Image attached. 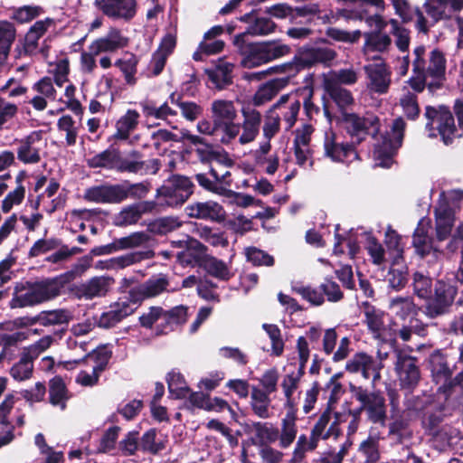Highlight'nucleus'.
Here are the masks:
<instances>
[{
  "label": "nucleus",
  "mask_w": 463,
  "mask_h": 463,
  "mask_svg": "<svg viewBox=\"0 0 463 463\" xmlns=\"http://www.w3.org/2000/svg\"><path fill=\"white\" fill-rule=\"evenodd\" d=\"M111 357V353L106 347H99L86 354L81 359L65 361L64 368L71 369L74 365L84 363L87 369L80 370L75 378V382L84 387H92L99 382L100 373L107 367Z\"/></svg>",
  "instance_id": "2"
},
{
  "label": "nucleus",
  "mask_w": 463,
  "mask_h": 463,
  "mask_svg": "<svg viewBox=\"0 0 463 463\" xmlns=\"http://www.w3.org/2000/svg\"><path fill=\"white\" fill-rule=\"evenodd\" d=\"M168 286L169 281L167 277L164 274H158L156 276H153L144 283L132 288L129 290L128 297L137 307L140 301L146 298L157 297L166 291Z\"/></svg>",
  "instance_id": "17"
},
{
  "label": "nucleus",
  "mask_w": 463,
  "mask_h": 463,
  "mask_svg": "<svg viewBox=\"0 0 463 463\" xmlns=\"http://www.w3.org/2000/svg\"><path fill=\"white\" fill-rule=\"evenodd\" d=\"M383 367L381 361L363 352L355 354L345 364L347 372L360 373L364 379L372 380L373 386H375L376 382L381 379Z\"/></svg>",
  "instance_id": "13"
},
{
  "label": "nucleus",
  "mask_w": 463,
  "mask_h": 463,
  "mask_svg": "<svg viewBox=\"0 0 463 463\" xmlns=\"http://www.w3.org/2000/svg\"><path fill=\"white\" fill-rule=\"evenodd\" d=\"M358 80L357 72L351 68L341 69L338 71H331L327 74L324 75V85L330 84H345L353 85Z\"/></svg>",
  "instance_id": "58"
},
{
  "label": "nucleus",
  "mask_w": 463,
  "mask_h": 463,
  "mask_svg": "<svg viewBox=\"0 0 463 463\" xmlns=\"http://www.w3.org/2000/svg\"><path fill=\"white\" fill-rule=\"evenodd\" d=\"M300 101L295 99H290L288 95H283L280 99L270 108L275 110L279 117L280 121L283 120L285 129L288 131L295 125L300 110Z\"/></svg>",
  "instance_id": "29"
},
{
  "label": "nucleus",
  "mask_w": 463,
  "mask_h": 463,
  "mask_svg": "<svg viewBox=\"0 0 463 463\" xmlns=\"http://www.w3.org/2000/svg\"><path fill=\"white\" fill-rule=\"evenodd\" d=\"M425 52L424 46H418L412 52L413 76L409 80L410 86L417 92L424 90L425 85L429 86L430 78L425 71Z\"/></svg>",
  "instance_id": "30"
},
{
  "label": "nucleus",
  "mask_w": 463,
  "mask_h": 463,
  "mask_svg": "<svg viewBox=\"0 0 463 463\" xmlns=\"http://www.w3.org/2000/svg\"><path fill=\"white\" fill-rule=\"evenodd\" d=\"M233 67V63L225 59H219L213 68L206 70V74L213 85L222 90L232 83Z\"/></svg>",
  "instance_id": "36"
},
{
  "label": "nucleus",
  "mask_w": 463,
  "mask_h": 463,
  "mask_svg": "<svg viewBox=\"0 0 463 463\" xmlns=\"http://www.w3.org/2000/svg\"><path fill=\"white\" fill-rule=\"evenodd\" d=\"M406 123L402 118H395L390 131L383 136L382 141L374 145L373 158L375 165L389 168L393 163L392 157L402 144Z\"/></svg>",
  "instance_id": "4"
},
{
  "label": "nucleus",
  "mask_w": 463,
  "mask_h": 463,
  "mask_svg": "<svg viewBox=\"0 0 463 463\" xmlns=\"http://www.w3.org/2000/svg\"><path fill=\"white\" fill-rule=\"evenodd\" d=\"M242 121L235 122L237 129L233 134L226 133L221 137V142L228 145L237 142L241 146H246L254 142L260 134L262 123V115L256 109L243 107L241 110Z\"/></svg>",
  "instance_id": "5"
},
{
  "label": "nucleus",
  "mask_w": 463,
  "mask_h": 463,
  "mask_svg": "<svg viewBox=\"0 0 463 463\" xmlns=\"http://www.w3.org/2000/svg\"><path fill=\"white\" fill-rule=\"evenodd\" d=\"M402 238L391 226L387 227L384 235V242L389 251L393 253V264H399L403 259L404 243Z\"/></svg>",
  "instance_id": "55"
},
{
  "label": "nucleus",
  "mask_w": 463,
  "mask_h": 463,
  "mask_svg": "<svg viewBox=\"0 0 463 463\" xmlns=\"http://www.w3.org/2000/svg\"><path fill=\"white\" fill-rule=\"evenodd\" d=\"M137 63V57L130 52L124 53L122 57L118 59L115 62V66L123 73L125 80L128 85H134L137 81L136 73Z\"/></svg>",
  "instance_id": "50"
},
{
  "label": "nucleus",
  "mask_w": 463,
  "mask_h": 463,
  "mask_svg": "<svg viewBox=\"0 0 463 463\" xmlns=\"http://www.w3.org/2000/svg\"><path fill=\"white\" fill-rule=\"evenodd\" d=\"M364 317V322L373 336L376 339L383 338L386 331L383 312L368 306L365 308Z\"/></svg>",
  "instance_id": "44"
},
{
  "label": "nucleus",
  "mask_w": 463,
  "mask_h": 463,
  "mask_svg": "<svg viewBox=\"0 0 463 463\" xmlns=\"http://www.w3.org/2000/svg\"><path fill=\"white\" fill-rule=\"evenodd\" d=\"M212 118L216 127L220 128L222 136L233 134L237 127L235 120L238 111L232 100L218 99L211 104Z\"/></svg>",
  "instance_id": "10"
},
{
  "label": "nucleus",
  "mask_w": 463,
  "mask_h": 463,
  "mask_svg": "<svg viewBox=\"0 0 463 463\" xmlns=\"http://www.w3.org/2000/svg\"><path fill=\"white\" fill-rule=\"evenodd\" d=\"M135 310V304L131 302L128 297L120 298L99 317H94L95 324L101 328L113 327Z\"/></svg>",
  "instance_id": "16"
},
{
  "label": "nucleus",
  "mask_w": 463,
  "mask_h": 463,
  "mask_svg": "<svg viewBox=\"0 0 463 463\" xmlns=\"http://www.w3.org/2000/svg\"><path fill=\"white\" fill-rule=\"evenodd\" d=\"M430 227V221L426 218H421L414 231L412 237V245L415 252L421 258L433 252L435 256L441 252L436 245L438 242L435 238L431 239L429 236V230Z\"/></svg>",
  "instance_id": "21"
},
{
  "label": "nucleus",
  "mask_w": 463,
  "mask_h": 463,
  "mask_svg": "<svg viewBox=\"0 0 463 463\" xmlns=\"http://www.w3.org/2000/svg\"><path fill=\"white\" fill-rule=\"evenodd\" d=\"M155 144L159 146L162 142H183L188 141L193 145L203 144V138L199 136L191 134L186 129H182L179 134L172 133L166 129H158L152 134Z\"/></svg>",
  "instance_id": "43"
},
{
  "label": "nucleus",
  "mask_w": 463,
  "mask_h": 463,
  "mask_svg": "<svg viewBox=\"0 0 463 463\" xmlns=\"http://www.w3.org/2000/svg\"><path fill=\"white\" fill-rule=\"evenodd\" d=\"M389 308L397 317L405 320L417 314L418 307L411 297H396L390 300Z\"/></svg>",
  "instance_id": "46"
},
{
  "label": "nucleus",
  "mask_w": 463,
  "mask_h": 463,
  "mask_svg": "<svg viewBox=\"0 0 463 463\" xmlns=\"http://www.w3.org/2000/svg\"><path fill=\"white\" fill-rule=\"evenodd\" d=\"M187 318V307L181 305L176 306L170 310L165 311L164 314L165 329L159 330L156 334H165L167 331H172L175 326L183 324Z\"/></svg>",
  "instance_id": "56"
},
{
  "label": "nucleus",
  "mask_w": 463,
  "mask_h": 463,
  "mask_svg": "<svg viewBox=\"0 0 463 463\" xmlns=\"http://www.w3.org/2000/svg\"><path fill=\"white\" fill-rule=\"evenodd\" d=\"M276 29V24L268 17H256L247 26L244 36L250 34L252 36H265L272 33Z\"/></svg>",
  "instance_id": "59"
},
{
  "label": "nucleus",
  "mask_w": 463,
  "mask_h": 463,
  "mask_svg": "<svg viewBox=\"0 0 463 463\" xmlns=\"http://www.w3.org/2000/svg\"><path fill=\"white\" fill-rule=\"evenodd\" d=\"M317 443L318 442L311 436L308 438L305 434L300 435L295 445L289 462L300 463L304 459L306 453L314 450L317 447Z\"/></svg>",
  "instance_id": "62"
},
{
  "label": "nucleus",
  "mask_w": 463,
  "mask_h": 463,
  "mask_svg": "<svg viewBox=\"0 0 463 463\" xmlns=\"http://www.w3.org/2000/svg\"><path fill=\"white\" fill-rule=\"evenodd\" d=\"M445 70L446 60L443 53L439 50L430 52L429 60L427 61L425 59V71L426 74L431 78L429 83L430 91L440 87V81L444 78Z\"/></svg>",
  "instance_id": "33"
},
{
  "label": "nucleus",
  "mask_w": 463,
  "mask_h": 463,
  "mask_svg": "<svg viewBox=\"0 0 463 463\" xmlns=\"http://www.w3.org/2000/svg\"><path fill=\"white\" fill-rule=\"evenodd\" d=\"M182 226V222L178 217L165 216L154 220L149 222L147 229L150 232L164 235L174 232Z\"/></svg>",
  "instance_id": "57"
},
{
  "label": "nucleus",
  "mask_w": 463,
  "mask_h": 463,
  "mask_svg": "<svg viewBox=\"0 0 463 463\" xmlns=\"http://www.w3.org/2000/svg\"><path fill=\"white\" fill-rule=\"evenodd\" d=\"M313 91L309 90L308 95L305 98L303 102L304 110L306 116L310 120H318L323 118L326 124L330 127L332 123V117L329 113L328 109L326 105L323 108H320L317 104H316L312 99Z\"/></svg>",
  "instance_id": "51"
},
{
  "label": "nucleus",
  "mask_w": 463,
  "mask_h": 463,
  "mask_svg": "<svg viewBox=\"0 0 463 463\" xmlns=\"http://www.w3.org/2000/svg\"><path fill=\"white\" fill-rule=\"evenodd\" d=\"M71 318V312L64 308L44 310L36 315V320L43 326L68 324Z\"/></svg>",
  "instance_id": "48"
},
{
  "label": "nucleus",
  "mask_w": 463,
  "mask_h": 463,
  "mask_svg": "<svg viewBox=\"0 0 463 463\" xmlns=\"http://www.w3.org/2000/svg\"><path fill=\"white\" fill-rule=\"evenodd\" d=\"M61 288L58 279L18 283L14 288L9 306L11 308H24L50 301L61 294Z\"/></svg>",
  "instance_id": "1"
},
{
  "label": "nucleus",
  "mask_w": 463,
  "mask_h": 463,
  "mask_svg": "<svg viewBox=\"0 0 463 463\" xmlns=\"http://www.w3.org/2000/svg\"><path fill=\"white\" fill-rule=\"evenodd\" d=\"M156 203L154 202H141L130 206L125 207L115 218V224L118 226H128L135 224L141 216L153 211Z\"/></svg>",
  "instance_id": "37"
},
{
  "label": "nucleus",
  "mask_w": 463,
  "mask_h": 463,
  "mask_svg": "<svg viewBox=\"0 0 463 463\" xmlns=\"http://www.w3.org/2000/svg\"><path fill=\"white\" fill-rule=\"evenodd\" d=\"M331 420V409L327 408L316 422L310 436L317 442L319 439H337L341 434V429H336Z\"/></svg>",
  "instance_id": "39"
},
{
  "label": "nucleus",
  "mask_w": 463,
  "mask_h": 463,
  "mask_svg": "<svg viewBox=\"0 0 463 463\" xmlns=\"http://www.w3.org/2000/svg\"><path fill=\"white\" fill-rule=\"evenodd\" d=\"M49 396L52 405L58 407L61 411L66 408L69 396L65 383L61 378L54 377L50 381Z\"/></svg>",
  "instance_id": "52"
},
{
  "label": "nucleus",
  "mask_w": 463,
  "mask_h": 463,
  "mask_svg": "<svg viewBox=\"0 0 463 463\" xmlns=\"http://www.w3.org/2000/svg\"><path fill=\"white\" fill-rule=\"evenodd\" d=\"M234 44L242 55L241 65L251 69L268 63L265 51L261 43H246L243 34L236 35Z\"/></svg>",
  "instance_id": "19"
},
{
  "label": "nucleus",
  "mask_w": 463,
  "mask_h": 463,
  "mask_svg": "<svg viewBox=\"0 0 463 463\" xmlns=\"http://www.w3.org/2000/svg\"><path fill=\"white\" fill-rule=\"evenodd\" d=\"M168 390L170 394L175 399H184L189 395V387L183 374L175 370H172L166 376Z\"/></svg>",
  "instance_id": "53"
},
{
  "label": "nucleus",
  "mask_w": 463,
  "mask_h": 463,
  "mask_svg": "<svg viewBox=\"0 0 463 463\" xmlns=\"http://www.w3.org/2000/svg\"><path fill=\"white\" fill-rule=\"evenodd\" d=\"M128 43V38L125 37L121 31L117 28H111L108 33L102 37L94 40L89 46V50L94 52H115L126 47Z\"/></svg>",
  "instance_id": "26"
},
{
  "label": "nucleus",
  "mask_w": 463,
  "mask_h": 463,
  "mask_svg": "<svg viewBox=\"0 0 463 463\" xmlns=\"http://www.w3.org/2000/svg\"><path fill=\"white\" fill-rule=\"evenodd\" d=\"M14 404V397L12 394L7 395L0 404V423L5 425L4 430L0 431V448L12 441L14 439L13 427L7 419V414Z\"/></svg>",
  "instance_id": "45"
},
{
  "label": "nucleus",
  "mask_w": 463,
  "mask_h": 463,
  "mask_svg": "<svg viewBox=\"0 0 463 463\" xmlns=\"http://www.w3.org/2000/svg\"><path fill=\"white\" fill-rule=\"evenodd\" d=\"M336 56L335 52L329 47H311L304 49L298 57L302 67H311L317 63L330 65Z\"/></svg>",
  "instance_id": "34"
},
{
  "label": "nucleus",
  "mask_w": 463,
  "mask_h": 463,
  "mask_svg": "<svg viewBox=\"0 0 463 463\" xmlns=\"http://www.w3.org/2000/svg\"><path fill=\"white\" fill-rule=\"evenodd\" d=\"M184 211L190 218L195 219L220 222L225 217V212L222 206L213 201L190 203L185 207Z\"/></svg>",
  "instance_id": "25"
},
{
  "label": "nucleus",
  "mask_w": 463,
  "mask_h": 463,
  "mask_svg": "<svg viewBox=\"0 0 463 463\" xmlns=\"http://www.w3.org/2000/svg\"><path fill=\"white\" fill-rule=\"evenodd\" d=\"M95 6L112 19L130 20L137 13L136 0H94Z\"/></svg>",
  "instance_id": "20"
},
{
  "label": "nucleus",
  "mask_w": 463,
  "mask_h": 463,
  "mask_svg": "<svg viewBox=\"0 0 463 463\" xmlns=\"http://www.w3.org/2000/svg\"><path fill=\"white\" fill-rule=\"evenodd\" d=\"M429 368L432 380L445 385L451 379L457 365L450 366L447 356L440 350H435L429 356Z\"/></svg>",
  "instance_id": "27"
},
{
  "label": "nucleus",
  "mask_w": 463,
  "mask_h": 463,
  "mask_svg": "<svg viewBox=\"0 0 463 463\" xmlns=\"http://www.w3.org/2000/svg\"><path fill=\"white\" fill-rule=\"evenodd\" d=\"M32 89L37 92V95L33 97L29 103L35 110H44L47 108L48 100L53 101L56 99L57 91L52 80L49 77L39 80L33 85Z\"/></svg>",
  "instance_id": "31"
},
{
  "label": "nucleus",
  "mask_w": 463,
  "mask_h": 463,
  "mask_svg": "<svg viewBox=\"0 0 463 463\" xmlns=\"http://www.w3.org/2000/svg\"><path fill=\"white\" fill-rule=\"evenodd\" d=\"M412 288L418 298L427 299L431 295L432 279L423 272L417 271L412 277Z\"/></svg>",
  "instance_id": "64"
},
{
  "label": "nucleus",
  "mask_w": 463,
  "mask_h": 463,
  "mask_svg": "<svg viewBox=\"0 0 463 463\" xmlns=\"http://www.w3.org/2000/svg\"><path fill=\"white\" fill-rule=\"evenodd\" d=\"M53 24V20L46 18L34 23L25 35V49L33 51L37 45L39 38L45 33L48 27Z\"/></svg>",
  "instance_id": "61"
},
{
  "label": "nucleus",
  "mask_w": 463,
  "mask_h": 463,
  "mask_svg": "<svg viewBox=\"0 0 463 463\" xmlns=\"http://www.w3.org/2000/svg\"><path fill=\"white\" fill-rule=\"evenodd\" d=\"M58 130L65 134L67 146H74L77 142L80 123L70 115H63L57 121Z\"/></svg>",
  "instance_id": "54"
},
{
  "label": "nucleus",
  "mask_w": 463,
  "mask_h": 463,
  "mask_svg": "<svg viewBox=\"0 0 463 463\" xmlns=\"http://www.w3.org/2000/svg\"><path fill=\"white\" fill-rule=\"evenodd\" d=\"M271 400L269 394L259 387H252L250 392V407L255 415L260 419H268L271 416Z\"/></svg>",
  "instance_id": "42"
},
{
  "label": "nucleus",
  "mask_w": 463,
  "mask_h": 463,
  "mask_svg": "<svg viewBox=\"0 0 463 463\" xmlns=\"http://www.w3.org/2000/svg\"><path fill=\"white\" fill-rule=\"evenodd\" d=\"M296 416L297 411H287L286 417L282 420L279 435V446L282 449L288 448L296 439L298 432Z\"/></svg>",
  "instance_id": "49"
},
{
  "label": "nucleus",
  "mask_w": 463,
  "mask_h": 463,
  "mask_svg": "<svg viewBox=\"0 0 463 463\" xmlns=\"http://www.w3.org/2000/svg\"><path fill=\"white\" fill-rule=\"evenodd\" d=\"M128 192L126 184H101L87 188L83 197L96 203H119L128 198Z\"/></svg>",
  "instance_id": "12"
},
{
  "label": "nucleus",
  "mask_w": 463,
  "mask_h": 463,
  "mask_svg": "<svg viewBox=\"0 0 463 463\" xmlns=\"http://www.w3.org/2000/svg\"><path fill=\"white\" fill-rule=\"evenodd\" d=\"M424 116L429 137H440L445 145H449L458 136L453 115L445 106H427Z\"/></svg>",
  "instance_id": "3"
},
{
  "label": "nucleus",
  "mask_w": 463,
  "mask_h": 463,
  "mask_svg": "<svg viewBox=\"0 0 463 463\" xmlns=\"http://www.w3.org/2000/svg\"><path fill=\"white\" fill-rule=\"evenodd\" d=\"M354 143L345 142L329 128L324 135V156L335 163L349 164L358 158Z\"/></svg>",
  "instance_id": "8"
},
{
  "label": "nucleus",
  "mask_w": 463,
  "mask_h": 463,
  "mask_svg": "<svg viewBox=\"0 0 463 463\" xmlns=\"http://www.w3.org/2000/svg\"><path fill=\"white\" fill-rule=\"evenodd\" d=\"M33 370V361L24 353L17 363L10 369V374L14 380L22 382L32 376Z\"/></svg>",
  "instance_id": "63"
},
{
  "label": "nucleus",
  "mask_w": 463,
  "mask_h": 463,
  "mask_svg": "<svg viewBox=\"0 0 463 463\" xmlns=\"http://www.w3.org/2000/svg\"><path fill=\"white\" fill-rule=\"evenodd\" d=\"M364 71L369 80L367 88L377 94L388 92L392 82V72L383 62L371 63L364 66Z\"/></svg>",
  "instance_id": "22"
},
{
  "label": "nucleus",
  "mask_w": 463,
  "mask_h": 463,
  "mask_svg": "<svg viewBox=\"0 0 463 463\" xmlns=\"http://www.w3.org/2000/svg\"><path fill=\"white\" fill-rule=\"evenodd\" d=\"M424 6L428 15L436 23L463 9V0H426Z\"/></svg>",
  "instance_id": "32"
},
{
  "label": "nucleus",
  "mask_w": 463,
  "mask_h": 463,
  "mask_svg": "<svg viewBox=\"0 0 463 463\" xmlns=\"http://www.w3.org/2000/svg\"><path fill=\"white\" fill-rule=\"evenodd\" d=\"M394 371L402 390L412 392L421 379L418 359L402 352L397 353Z\"/></svg>",
  "instance_id": "9"
},
{
  "label": "nucleus",
  "mask_w": 463,
  "mask_h": 463,
  "mask_svg": "<svg viewBox=\"0 0 463 463\" xmlns=\"http://www.w3.org/2000/svg\"><path fill=\"white\" fill-rule=\"evenodd\" d=\"M159 170V162L157 159L144 161L142 155L137 151H130L125 157L118 155L117 171L128 173H141L155 175Z\"/></svg>",
  "instance_id": "18"
},
{
  "label": "nucleus",
  "mask_w": 463,
  "mask_h": 463,
  "mask_svg": "<svg viewBox=\"0 0 463 463\" xmlns=\"http://www.w3.org/2000/svg\"><path fill=\"white\" fill-rule=\"evenodd\" d=\"M350 391L354 397L362 403V409L366 411L368 419L376 427L384 429L386 420L385 400L377 392H369L361 386L351 384Z\"/></svg>",
  "instance_id": "7"
},
{
  "label": "nucleus",
  "mask_w": 463,
  "mask_h": 463,
  "mask_svg": "<svg viewBox=\"0 0 463 463\" xmlns=\"http://www.w3.org/2000/svg\"><path fill=\"white\" fill-rule=\"evenodd\" d=\"M304 371L298 369L287 373L281 381L280 386L285 397L284 407L289 411H298V397L295 396L300 383Z\"/></svg>",
  "instance_id": "28"
},
{
  "label": "nucleus",
  "mask_w": 463,
  "mask_h": 463,
  "mask_svg": "<svg viewBox=\"0 0 463 463\" xmlns=\"http://www.w3.org/2000/svg\"><path fill=\"white\" fill-rule=\"evenodd\" d=\"M383 433L378 427H372L368 438L360 445V452L365 457V463H374L379 459V441Z\"/></svg>",
  "instance_id": "41"
},
{
  "label": "nucleus",
  "mask_w": 463,
  "mask_h": 463,
  "mask_svg": "<svg viewBox=\"0 0 463 463\" xmlns=\"http://www.w3.org/2000/svg\"><path fill=\"white\" fill-rule=\"evenodd\" d=\"M343 121L354 145L360 144L365 138L370 128H373V133L379 130V119L373 115L361 118L354 113H343Z\"/></svg>",
  "instance_id": "14"
},
{
  "label": "nucleus",
  "mask_w": 463,
  "mask_h": 463,
  "mask_svg": "<svg viewBox=\"0 0 463 463\" xmlns=\"http://www.w3.org/2000/svg\"><path fill=\"white\" fill-rule=\"evenodd\" d=\"M119 150L109 147L87 160L91 168H106L117 170Z\"/></svg>",
  "instance_id": "47"
},
{
  "label": "nucleus",
  "mask_w": 463,
  "mask_h": 463,
  "mask_svg": "<svg viewBox=\"0 0 463 463\" xmlns=\"http://www.w3.org/2000/svg\"><path fill=\"white\" fill-rule=\"evenodd\" d=\"M288 83L287 78L273 79L261 85L253 96V103L261 106L271 100Z\"/></svg>",
  "instance_id": "40"
},
{
  "label": "nucleus",
  "mask_w": 463,
  "mask_h": 463,
  "mask_svg": "<svg viewBox=\"0 0 463 463\" xmlns=\"http://www.w3.org/2000/svg\"><path fill=\"white\" fill-rule=\"evenodd\" d=\"M430 397L424 395L422 398L412 397L406 400V407L408 410L421 411H427L422 423L430 431L434 430L435 428L443 420L445 417L444 406H435L431 403Z\"/></svg>",
  "instance_id": "15"
},
{
  "label": "nucleus",
  "mask_w": 463,
  "mask_h": 463,
  "mask_svg": "<svg viewBox=\"0 0 463 463\" xmlns=\"http://www.w3.org/2000/svg\"><path fill=\"white\" fill-rule=\"evenodd\" d=\"M140 119V114L136 109H128L115 123L116 131L111 137L115 140H128L131 132L136 130Z\"/></svg>",
  "instance_id": "38"
},
{
  "label": "nucleus",
  "mask_w": 463,
  "mask_h": 463,
  "mask_svg": "<svg viewBox=\"0 0 463 463\" xmlns=\"http://www.w3.org/2000/svg\"><path fill=\"white\" fill-rule=\"evenodd\" d=\"M455 212L449 204L442 201L435 209V240L444 241L451 237L455 223Z\"/></svg>",
  "instance_id": "23"
},
{
  "label": "nucleus",
  "mask_w": 463,
  "mask_h": 463,
  "mask_svg": "<svg viewBox=\"0 0 463 463\" xmlns=\"http://www.w3.org/2000/svg\"><path fill=\"white\" fill-rule=\"evenodd\" d=\"M109 277H93L75 288V295L80 299L91 300L96 298L104 297L111 284Z\"/></svg>",
  "instance_id": "24"
},
{
  "label": "nucleus",
  "mask_w": 463,
  "mask_h": 463,
  "mask_svg": "<svg viewBox=\"0 0 463 463\" xmlns=\"http://www.w3.org/2000/svg\"><path fill=\"white\" fill-rule=\"evenodd\" d=\"M192 181L184 175H174L157 189L156 198L161 205L175 207L183 204L193 194Z\"/></svg>",
  "instance_id": "6"
},
{
  "label": "nucleus",
  "mask_w": 463,
  "mask_h": 463,
  "mask_svg": "<svg viewBox=\"0 0 463 463\" xmlns=\"http://www.w3.org/2000/svg\"><path fill=\"white\" fill-rule=\"evenodd\" d=\"M261 129L263 140L260 142L258 147V155H260L258 158L260 159H261L260 156L269 153L271 149L270 140L280 129V119L275 110L270 109L268 110Z\"/></svg>",
  "instance_id": "35"
},
{
  "label": "nucleus",
  "mask_w": 463,
  "mask_h": 463,
  "mask_svg": "<svg viewBox=\"0 0 463 463\" xmlns=\"http://www.w3.org/2000/svg\"><path fill=\"white\" fill-rule=\"evenodd\" d=\"M432 435L439 449L454 446L459 439V431L449 425L442 426L438 430H432Z\"/></svg>",
  "instance_id": "60"
},
{
  "label": "nucleus",
  "mask_w": 463,
  "mask_h": 463,
  "mask_svg": "<svg viewBox=\"0 0 463 463\" xmlns=\"http://www.w3.org/2000/svg\"><path fill=\"white\" fill-rule=\"evenodd\" d=\"M17 158L24 164L34 165L41 161V153L46 143L41 130L31 132L26 137L17 140Z\"/></svg>",
  "instance_id": "11"
}]
</instances>
